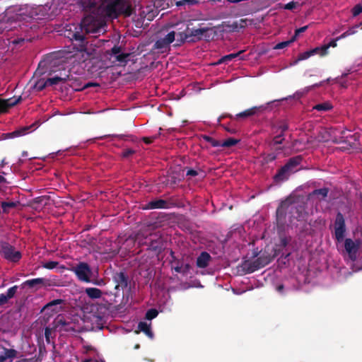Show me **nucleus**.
<instances>
[{"instance_id": "obj_34", "label": "nucleus", "mask_w": 362, "mask_h": 362, "mask_svg": "<svg viewBox=\"0 0 362 362\" xmlns=\"http://www.w3.org/2000/svg\"><path fill=\"white\" fill-rule=\"evenodd\" d=\"M168 5L167 0H154L153 4H152L154 8L158 11V13L159 11L165 9Z\"/></svg>"}, {"instance_id": "obj_13", "label": "nucleus", "mask_w": 362, "mask_h": 362, "mask_svg": "<svg viewBox=\"0 0 362 362\" xmlns=\"http://www.w3.org/2000/svg\"><path fill=\"white\" fill-rule=\"evenodd\" d=\"M265 109H266V107H264V105L254 106V107H252L251 108L247 109V110H244V111L237 114L235 117H233V115L228 114V115H226L221 116V118L228 117H230L231 119H247V118L250 117L252 116L258 115L259 112H263Z\"/></svg>"}, {"instance_id": "obj_17", "label": "nucleus", "mask_w": 362, "mask_h": 362, "mask_svg": "<svg viewBox=\"0 0 362 362\" xmlns=\"http://www.w3.org/2000/svg\"><path fill=\"white\" fill-rule=\"evenodd\" d=\"M32 126H25L21 127L12 132L9 133H3L0 136V141L6 140L9 139H13L15 137H19L28 134L29 130L31 129Z\"/></svg>"}, {"instance_id": "obj_11", "label": "nucleus", "mask_w": 362, "mask_h": 362, "mask_svg": "<svg viewBox=\"0 0 362 362\" xmlns=\"http://www.w3.org/2000/svg\"><path fill=\"white\" fill-rule=\"evenodd\" d=\"M334 238L337 242H341L346 231L345 218L341 212H338L334 222Z\"/></svg>"}, {"instance_id": "obj_47", "label": "nucleus", "mask_w": 362, "mask_h": 362, "mask_svg": "<svg viewBox=\"0 0 362 362\" xmlns=\"http://www.w3.org/2000/svg\"><path fill=\"white\" fill-rule=\"evenodd\" d=\"M52 329L49 327H46L45 329V340L47 344L51 343V337H52Z\"/></svg>"}, {"instance_id": "obj_54", "label": "nucleus", "mask_w": 362, "mask_h": 362, "mask_svg": "<svg viewBox=\"0 0 362 362\" xmlns=\"http://www.w3.org/2000/svg\"><path fill=\"white\" fill-rule=\"evenodd\" d=\"M276 155L274 153L267 154L264 158V160L266 163H270L276 160Z\"/></svg>"}, {"instance_id": "obj_52", "label": "nucleus", "mask_w": 362, "mask_h": 362, "mask_svg": "<svg viewBox=\"0 0 362 362\" xmlns=\"http://www.w3.org/2000/svg\"><path fill=\"white\" fill-rule=\"evenodd\" d=\"M198 1L197 0H181V1H179L177 2V6H182V5H185V4H189V5H194L197 3Z\"/></svg>"}, {"instance_id": "obj_12", "label": "nucleus", "mask_w": 362, "mask_h": 362, "mask_svg": "<svg viewBox=\"0 0 362 362\" xmlns=\"http://www.w3.org/2000/svg\"><path fill=\"white\" fill-rule=\"evenodd\" d=\"M289 212V202H281L276 211V221L279 230H283L286 223V214Z\"/></svg>"}, {"instance_id": "obj_48", "label": "nucleus", "mask_w": 362, "mask_h": 362, "mask_svg": "<svg viewBox=\"0 0 362 362\" xmlns=\"http://www.w3.org/2000/svg\"><path fill=\"white\" fill-rule=\"evenodd\" d=\"M49 199V197L47 196H41L35 198L34 203L35 204H47V201Z\"/></svg>"}, {"instance_id": "obj_30", "label": "nucleus", "mask_w": 362, "mask_h": 362, "mask_svg": "<svg viewBox=\"0 0 362 362\" xmlns=\"http://www.w3.org/2000/svg\"><path fill=\"white\" fill-rule=\"evenodd\" d=\"M19 204V202H1V206L2 212L4 214H8L11 209L16 208Z\"/></svg>"}, {"instance_id": "obj_51", "label": "nucleus", "mask_w": 362, "mask_h": 362, "mask_svg": "<svg viewBox=\"0 0 362 362\" xmlns=\"http://www.w3.org/2000/svg\"><path fill=\"white\" fill-rule=\"evenodd\" d=\"M134 153H135V151L134 150H133L132 148H127V149H124L122 151V156L123 158H129V156H132Z\"/></svg>"}, {"instance_id": "obj_19", "label": "nucleus", "mask_w": 362, "mask_h": 362, "mask_svg": "<svg viewBox=\"0 0 362 362\" xmlns=\"http://www.w3.org/2000/svg\"><path fill=\"white\" fill-rule=\"evenodd\" d=\"M85 12H93L96 8L95 0H76Z\"/></svg>"}, {"instance_id": "obj_56", "label": "nucleus", "mask_w": 362, "mask_h": 362, "mask_svg": "<svg viewBox=\"0 0 362 362\" xmlns=\"http://www.w3.org/2000/svg\"><path fill=\"white\" fill-rule=\"evenodd\" d=\"M288 129V125L286 122H282L279 126V129L281 131L280 134H282L284 135V133L287 131Z\"/></svg>"}, {"instance_id": "obj_41", "label": "nucleus", "mask_w": 362, "mask_h": 362, "mask_svg": "<svg viewBox=\"0 0 362 362\" xmlns=\"http://www.w3.org/2000/svg\"><path fill=\"white\" fill-rule=\"evenodd\" d=\"M312 57L311 53L310 50H308L306 52H304L303 53H300L298 55L297 59L294 61L293 64H298L300 61L305 60L308 59L309 57Z\"/></svg>"}, {"instance_id": "obj_59", "label": "nucleus", "mask_w": 362, "mask_h": 362, "mask_svg": "<svg viewBox=\"0 0 362 362\" xmlns=\"http://www.w3.org/2000/svg\"><path fill=\"white\" fill-rule=\"evenodd\" d=\"M198 175V172L194 169L189 168L187 170L186 175L187 176H192L195 177Z\"/></svg>"}, {"instance_id": "obj_9", "label": "nucleus", "mask_w": 362, "mask_h": 362, "mask_svg": "<svg viewBox=\"0 0 362 362\" xmlns=\"http://www.w3.org/2000/svg\"><path fill=\"white\" fill-rule=\"evenodd\" d=\"M306 204L304 202L291 204L289 202V213L291 218L296 219L298 221H305L308 213L307 212Z\"/></svg>"}, {"instance_id": "obj_26", "label": "nucleus", "mask_w": 362, "mask_h": 362, "mask_svg": "<svg viewBox=\"0 0 362 362\" xmlns=\"http://www.w3.org/2000/svg\"><path fill=\"white\" fill-rule=\"evenodd\" d=\"M245 52V50H240L239 52L236 53H232L227 55H225L220 58L218 61L216 63V64H221L223 63H228V62L232 61L233 59L239 57L241 54H243Z\"/></svg>"}, {"instance_id": "obj_49", "label": "nucleus", "mask_w": 362, "mask_h": 362, "mask_svg": "<svg viewBox=\"0 0 362 362\" xmlns=\"http://www.w3.org/2000/svg\"><path fill=\"white\" fill-rule=\"evenodd\" d=\"M47 86H49L48 83H47V81H39L35 84V88L37 89L38 91H40L42 90Z\"/></svg>"}, {"instance_id": "obj_21", "label": "nucleus", "mask_w": 362, "mask_h": 362, "mask_svg": "<svg viewBox=\"0 0 362 362\" xmlns=\"http://www.w3.org/2000/svg\"><path fill=\"white\" fill-rule=\"evenodd\" d=\"M17 351L13 349L2 348L0 354V362H6V360L11 359V361L16 357Z\"/></svg>"}, {"instance_id": "obj_6", "label": "nucleus", "mask_w": 362, "mask_h": 362, "mask_svg": "<svg viewBox=\"0 0 362 362\" xmlns=\"http://www.w3.org/2000/svg\"><path fill=\"white\" fill-rule=\"evenodd\" d=\"M175 40V32L170 31L164 37L158 39L148 54H164L170 50V44Z\"/></svg>"}, {"instance_id": "obj_29", "label": "nucleus", "mask_w": 362, "mask_h": 362, "mask_svg": "<svg viewBox=\"0 0 362 362\" xmlns=\"http://www.w3.org/2000/svg\"><path fill=\"white\" fill-rule=\"evenodd\" d=\"M247 25V20L246 19H240L239 21H236L233 22L229 28L232 31L238 32L240 29L245 28Z\"/></svg>"}, {"instance_id": "obj_20", "label": "nucleus", "mask_w": 362, "mask_h": 362, "mask_svg": "<svg viewBox=\"0 0 362 362\" xmlns=\"http://www.w3.org/2000/svg\"><path fill=\"white\" fill-rule=\"evenodd\" d=\"M211 257L207 252H202L201 254L197 258V266L199 268H206L208 267L209 263Z\"/></svg>"}, {"instance_id": "obj_7", "label": "nucleus", "mask_w": 362, "mask_h": 362, "mask_svg": "<svg viewBox=\"0 0 362 362\" xmlns=\"http://www.w3.org/2000/svg\"><path fill=\"white\" fill-rule=\"evenodd\" d=\"M272 259L269 255H262L254 261H245L242 267L245 274H251L269 264Z\"/></svg>"}, {"instance_id": "obj_3", "label": "nucleus", "mask_w": 362, "mask_h": 362, "mask_svg": "<svg viewBox=\"0 0 362 362\" xmlns=\"http://www.w3.org/2000/svg\"><path fill=\"white\" fill-rule=\"evenodd\" d=\"M303 156H296L290 158L275 174L273 179L276 183H280L288 180L289 177L300 169Z\"/></svg>"}, {"instance_id": "obj_43", "label": "nucleus", "mask_w": 362, "mask_h": 362, "mask_svg": "<svg viewBox=\"0 0 362 362\" xmlns=\"http://www.w3.org/2000/svg\"><path fill=\"white\" fill-rule=\"evenodd\" d=\"M59 265V262L57 261H49L47 262H44L42 264V267L47 269H53L56 268Z\"/></svg>"}, {"instance_id": "obj_63", "label": "nucleus", "mask_w": 362, "mask_h": 362, "mask_svg": "<svg viewBox=\"0 0 362 362\" xmlns=\"http://www.w3.org/2000/svg\"><path fill=\"white\" fill-rule=\"evenodd\" d=\"M288 241L286 238H283L281 239V245L283 247H286L288 245Z\"/></svg>"}, {"instance_id": "obj_8", "label": "nucleus", "mask_w": 362, "mask_h": 362, "mask_svg": "<svg viewBox=\"0 0 362 362\" xmlns=\"http://www.w3.org/2000/svg\"><path fill=\"white\" fill-rule=\"evenodd\" d=\"M71 270L75 274L78 279L82 282H90V277L93 274L89 264L84 262H80Z\"/></svg>"}, {"instance_id": "obj_53", "label": "nucleus", "mask_w": 362, "mask_h": 362, "mask_svg": "<svg viewBox=\"0 0 362 362\" xmlns=\"http://www.w3.org/2000/svg\"><path fill=\"white\" fill-rule=\"evenodd\" d=\"M284 140V135L282 134H279V135L274 136L273 141L275 145H278L281 144Z\"/></svg>"}, {"instance_id": "obj_42", "label": "nucleus", "mask_w": 362, "mask_h": 362, "mask_svg": "<svg viewBox=\"0 0 362 362\" xmlns=\"http://www.w3.org/2000/svg\"><path fill=\"white\" fill-rule=\"evenodd\" d=\"M158 315V312L155 308H151L147 310L146 313V319L148 320H151L157 317Z\"/></svg>"}, {"instance_id": "obj_46", "label": "nucleus", "mask_w": 362, "mask_h": 362, "mask_svg": "<svg viewBox=\"0 0 362 362\" xmlns=\"http://www.w3.org/2000/svg\"><path fill=\"white\" fill-rule=\"evenodd\" d=\"M337 37L335 39L332 40L328 44L324 45V51L327 52V54H328V49L330 47H336L337 46Z\"/></svg>"}, {"instance_id": "obj_2", "label": "nucleus", "mask_w": 362, "mask_h": 362, "mask_svg": "<svg viewBox=\"0 0 362 362\" xmlns=\"http://www.w3.org/2000/svg\"><path fill=\"white\" fill-rule=\"evenodd\" d=\"M106 26L105 21L101 17L88 14L81 21V34L84 35L85 33L100 35L106 31Z\"/></svg>"}, {"instance_id": "obj_50", "label": "nucleus", "mask_w": 362, "mask_h": 362, "mask_svg": "<svg viewBox=\"0 0 362 362\" xmlns=\"http://www.w3.org/2000/svg\"><path fill=\"white\" fill-rule=\"evenodd\" d=\"M361 13H362V6L360 4H356L353 8H352V15L353 16H357Z\"/></svg>"}, {"instance_id": "obj_16", "label": "nucleus", "mask_w": 362, "mask_h": 362, "mask_svg": "<svg viewBox=\"0 0 362 362\" xmlns=\"http://www.w3.org/2000/svg\"><path fill=\"white\" fill-rule=\"evenodd\" d=\"M21 99V96L10 98L8 99H2L0 98V115L8 112L11 107L18 104Z\"/></svg>"}, {"instance_id": "obj_36", "label": "nucleus", "mask_w": 362, "mask_h": 362, "mask_svg": "<svg viewBox=\"0 0 362 362\" xmlns=\"http://www.w3.org/2000/svg\"><path fill=\"white\" fill-rule=\"evenodd\" d=\"M201 139L209 143L213 147H218L221 146V142L219 141L214 139L210 136L203 134L201 136Z\"/></svg>"}, {"instance_id": "obj_58", "label": "nucleus", "mask_w": 362, "mask_h": 362, "mask_svg": "<svg viewBox=\"0 0 362 362\" xmlns=\"http://www.w3.org/2000/svg\"><path fill=\"white\" fill-rule=\"evenodd\" d=\"M308 25H305L303 27L296 29L295 30V34L293 36H296V38L297 36L299 35L300 33H304L308 29Z\"/></svg>"}, {"instance_id": "obj_55", "label": "nucleus", "mask_w": 362, "mask_h": 362, "mask_svg": "<svg viewBox=\"0 0 362 362\" xmlns=\"http://www.w3.org/2000/svg\"><path fill=\"white\" fill-rule=\"evenodd\" d=\"M298 3L291 1L284 6V8L286 10H293L296 8Z\"/></svg>"}, {"instance_id": "obj_18", "label": "nucleus", "mask_w": 362, "mask_h": 362, "mask_svg": "<svg viewBox=\"0 0 362 362\" xmlns=\"http://www.w3.org/2000/svg\"><path fill=\"white\" fill-rule=\"evenodd\" d=\"M345 250L349 254L351 260H356V254L358 250V245L356 244L351 239L346 238L344 242Z\"/></svg>"}, {"instance_id": "obj_4", "label": "nucleus", "mask_w": 362, "mask_h": 362, "mask_svg": "<svg viewBox=\"0 0 362 362\" xmlns=\"http://www.w3.org/2000/svg\"><path fill=\"white\" fill-rule=\"evenodd\" d=\"M134 8L129 0H113L105 7V13L112 18H117L123 15L129 17L133 13Z\"/></svg>"}, {"instance_id": "obj_64", "label": "nucleus", "mask_w": 362, "mask_h": 362, "mask_svg": "<svg viewBox=\"0 0 362 362\" xmlns=\"http://www.w3.org/2000/svg\"><path fill=\"white\" fill-rule=\"evenodd\" d=\"M174 270L177 273H182V266L177 265L174 267Z\"/></svg>"}, {"instance_id": "obj_1", "label": "nucleus", "mask_w": 362, "mask_h": 362, "mask_svg": "<svg viewBox=\"0 0 362 362\" xmlns=\"http://www.w3.org/2000/svg\"><path fill=\"white\" fill-rule=\"evenodd\" d=\"M71 40L73 49L76 51L75 55L79 59V62H86L95 57L96 50L88 44L85 35L76 31L72 33Z\"/></svg>"}, {"instance_id": "obj_40", "label": "nucleus", "mask_w": 362, "mask_h": 362, "mask_svg": "<svg viewBox=\"0 0 362 362\" xmlns=\"http://www.w3.org/2000/svg\"><path fill=\"white\" fill-rule=\"evenodd\" d=\"M323 49H324V45H322L321 47H316L313 49H310L311 56H313L315 54H319L321 57H324V56L327 55L326 51L325 52Z\"/></svg>"}, {"instance_id": "obj_62", "label": "nucleus", "mask_w": 362, "mask_h": 362, "mask_svg": "<svg viewBox=\"0 0 362 362\" xmlns=\"http://www.w3.org/2000/svg\"><path fill=\"white\" fill-rule=\"evenodd\" d=\"M191 267L189 264H185L184 267H182V274H187L190 269Z\"/></svg>"}, {"instance_id": "obj_45", "label": "nucleus", "mask_w": 362, "mask_h": 362, "mask_svg": "<svg viewBox=\"0 0 362 362\" xmlns=\"http://www.w3.org/2000/svg\"><path fill=\"white\" fill-rule=\"evenodd\" d=\"M18 288V286L16 285L9 288L6 293L7 295V297L9 298L10 299L13 298L15 294L16 293Z\"/></svg>"}, {"instance_id": "obj_37", "label": "nucleus", "mask_w": 362, "mask_h": 362, "mask_svg": "<svg viewBox=\"0 0 362 362\" xmlns=\"http://www.w3.org/2000/svg\"><path fill=\"white\" fill-rule=\"evenodd\" d=\"M332 108V105L328 102L320 103L313 107L314 110H316L320 111V112H326V111L331 110Z\"/></svg>"}, {"instance_id": "obj_15", "label": "nucleus", "mask_w": 362, "mask_h": 362, "mask_svg": "<svg viewBox=\"0 0 362 362\" xmlns=\"http://www.w3.org/2000/svg\"><path fill=\"white\" fill-rule=\"evenodd\" d=\"M158 15V11L152 5H148L140 9L139 16L141 20L151 21Z\"/></svg>"}, {"instance_id": "obj_27", "label": "nucleus", "mask_w": 362, "mask_h": 362, "mask_svg": "<svg viewBox=\"0 0 362 362\" xmlns=\"http://www.w3.org/2000/svg\"><path fill=\"white\" fill-rule=\"evenodd\" d=\"M85 293L91 299L100 298L103 294L102 291L97 288H86Z\"/></svg>"}, {"instance_id": "obj_38", "label": "nucleus", "mask_w": 362, "mask_h": 362, "mask_svg": "<svg viewBox=\"0 0 362 362\" xmlns=\"http://www.w3.org/2000/svg\"><path fill=\"white\" fill-rule=\"evenodd\" d=\"M239 142H240L239 139L230 137V138H228V139L224 140L223 142H221L220 146L229 148V147L235 146Z\"/></svg>"}, {"instance_id": "obj_10", "label": "nucleus", "mask_w": 362, "mask_h": 362, "mask_svg": "<svg viewBox=\"0 0 362 362\" xmlns=\"http://www.w3.org/2000/svg\"><path fill=\"white\" fill-rule=\"evenodd\" d=\"M0 254L6 259L17 262L21 258V254L19 251H16L15 248L6 242L0 243Z\"/></svg>"}, {"instance_id": "obj_5", "label": "nucleus", "mask_w": 362, "mask_h": 362, "mask_svg": "<svg viewBox=\"0 0 362 362\" xmlns=\"http://www.w3.org/2000/svg\"><path fill=\"white\" fill-rule=\"evenodd\" d=\"M136 239L140 245L147 246V250L154 252L157 255L160 254L165 248V241L159 233H150L144 237V240L140 239V235L138 234Z\"/></svg>"}, {"instance_id": "obj_60", "label": "nucleus", "mask_w": 362, "mask_h": 362, "mask_svg": "<svg viewBox=\"0 0 362 362\" xmlns=\"http://www.w3.org/2000/svg\"><path fill=\"white\" fill-rule=\"evenodd\" d=\"M142 139L145 144H150L153 141L155 137H144Z\"/></svg>"}, {"instance_id": "obj_32", "label": "nucleus", "mask_w": 362, "mask_h": 362, "mask_svg": "<svg viewBox=\"0 0 362 362\" xmlns=\"http://www.w3.org/2000/svg\"><path fill=\"white\" fill-rule=\"evenodd\" d=\"M138 329L139 332H144L148 337L152 338L153 334L151 329L150 325L147 324L145 322H140L138 325Z\"/></svg>"}, {"instance_id": "obj_35", "label": "nucleus", "mask_w": 362, "mask_h": 362, "mask_svg": "<svg viewBox=\"0 0 362 362\" xmlns=\"http://www.w3.org/2000/svg\"><path fill=\"white\" fill-rule=\"evenodd\" d=\"M130 54V53L120 52L119 54L114 56L113 57L115 59V61L119 62V64H125L127 62L128 58L129 57Z\"/></svg>"}, {"instance_id": "obj_44", "label": "nucleus", "mask_w": 362, "mask_h": 362, "mask_svg": "<svg viewBox=\"0 0 362 362\" xmlns=\"http://www.w3.org/2000/svg\"><path fill=\"white\" fill-rule=\"evenodd\" d=\"M121 47L115 45L113 47L111 48L110 51H107V53L110 54L111 57H113L114 56L119 54L121 52Z\"/></svg>"}, {"instance_id": "obj_33", "label": "nucleus", "mask_w": 362, "mask_h": 362, "mask_svg": "<svg viewBox=\"0 0 362 362\" xmlns=\"http://www.w3.org/2000/svg\"><path fill=\"white\" fill-rule=\"evenodd\" d=\"M69 78V75L65 74L64 76H54L52 78H48L47 79V83H48L49 86H53L57 85L59 82H64L67 80Z\"/></svg>"}, {"instance_id": "obj_14", "label": "nucleus", "mask_w": 362, "mask_h": 362, "mask_svg": "<svg viewBox=\"0 0 362 362\" xmlns=\"http://www.w3.org/2000/svg\"><path fill=\"white\" fill-rule=\"evenodd\" d=\"M113 281L115 283V289H124L128 286L129 277L124 272H119L114 273L112 276Z\"/></svg>"}, {"instance_id": "obj_23", "label": "nucleus", "mask_w": 362, "mask_h": 362, "mask_svg": "<svg viewBox=\"0 0 362 362\" xmlns=\"http://www.w3.org/2000/svg\"><path fill=\"white\" fill-rule=\"evenodd\" d=\"M210 29L207 27H200L199 28H189V37H196L197 40H201L204 33H207Z\"/></svg>"}, {"instance_id": "obj_22", "label": "nucleus", "mask_w": 362, "mask_h": 362, "mask_svg": "<svg viewBox=\"0 0 362 362\" xmlns=\"http://www.w3.org/2000/svg\"><path fill=\"white\" fill-rule=\"evenodd\" d=\"M168 208V203L167 201L164 199H155L149 202L146 206V209H167Z\"/></svg>"}, {"instance_id": "obj_39", "label": "nucleus", "mask_w": 362, "mask_h": 362, "mask_svg": "<svg viewBox=\"0 0 362 362\" xmlns=\"http://www.w3.org/2000/svg\"><path fill=\"white\" fill-rule=\"evenodd\" d=\"M296 40V36H293L291 40L287 41H284L279 43H277L274 47V49H281L288 47L291 43L293 42Z\"/></svg>"}, {"instance_id": "obj_31", "label": "nucleus", "mask_w": 362, "mask_h": 362, "mask_svg": "<svg viewBox=\"0 0 362 362\" xmlns=\"http://www.w3.org/2000/svg\"><path fill=\"white\" fill-rule=\"evenodd\" d=\"M46 282V280L44 278H36L28 279L25 281L23 284L25 286H28L30 288H33L37 285H44Z\"/></svg>"}, {"instance_id": "obj_57", "label": "nucleus", "mask_w": 362, "mask_h": 362, "mask_svg": "<svg viewBox=\"0 0 362 362\" xmlns=\"http://www.w3.org/2000/svg\"><path fill=\"white\" fill-rule=\"evenodd\" d=\"M9 300L10 298L7 297L6 294H1L0 296V306L6 304Z\"/></svg>"}, {"instance_id": "obj_25", "label": "nucleus", "mask_w": 362, "mask_h": 362, "mask_svg": "<svg viewBox=\"0 0 362 362\" xmlns=\"http://www.w3.org/2000/svg\"><path fill=\"white\" fill-rule=\"evenodd\" d=\"M329 192V189L327 187L316 189L309 194L308 197L312 198L314 196H319L320 197V199H325L327 197Z\"/></svg>"}, {"instance_id": "obj_24", "label": "nucleus", "mask_w": 362, "mask_h": 362, "mask_svg": "<svg viewBox=\"0 0 362 362\" xmlns=\"http://www.w3.org/2000/svg\"><path fill=\"white\" fill-rule=\"evenodd\" d=\"M189 27L187 28L185 32H180L177 35V44L175 45H181L182 44L185 43L187 40L188 41H194V39L189 40Z\"/></svg>"}, {"instance_id": "obj_61", "label": "nucleus", "mask_w": 362, "mask_h": 362, "mask_svg": "<svg viewBox=\"0 0 362 362\" xmlns=\"http://www.w3.org/2000/svg\"><path fill=\"white\" fill-rule=\"evenodd\" d=\"M57 325H62V326H65V325H68V323L66 322V320L63 317H61V318L57 319Z\"/></svg>"}, {"instance_id": "obj_28", "label": "nucleus", "mask_w": 362, "mask_h": 362, "mask_svg": "<svg viewBox=\"0 0 362 362\" xmlns=\"http://www.w3.org/2000/svg\"><path fill=\"white\" fill-rule=\"evenodd\" d=\"M64 303V300L62 299H55L53 300L48 303H47L44 308L43 310H51L52 312L57 313L59 310L57 309L55 307L58 305H61Z\"/></svg>"}]
</instances>
